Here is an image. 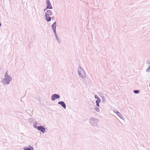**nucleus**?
<instances>
[{"label": "nucleus", "mask_w": 150, "mask_h": 150, "mask_svg": "<svg viewBox=\"0 0 150 150\" xmlns=\"http://www.w3.org/2000/svg\"><path fill=\"white\" fill-rule=\"evenodd\" d=\"M101 101V100L100 98H99L98 99H97L96 101V103H100Z\"/></svg>", "instance_id": "obj_22"}, {"label": "nucleus", "mask_w": 150, "mask_h": 150, "mask_svg": "<svg viewBox=\"0 0 150 150\" xmlns=\"http://www.w3.org/2000/svg\"><path fill=\"white\" fill-rule=\"evenodd\" d=\"M25 112L28 113L30 115L32 113V112L30 110H27L25 111Z\"/></svg>", "instance_id": "obj_17"}, {"label": "nucleus", "mask_w": 150, "mask_h": 150, "mask_svg": "<svg viewBox=\"0 0 150 150\" xmlns=\"http://www.w3.org/2000/svg\"><path fill=\"white\" fill-rule=\"evenodd\" d=\"M31 150H34V148L33 147H31Z\"/></svg>", "instance_id": "obj_28"}, {"label": "nucleus", "mask_w": 150, "mask_h": 150, "mask_svg": "<svg viewBox=\"0 0 150 150\" xmlns=\"http://www.w3.org/2000/svg\"><path fill=\"white\" fill-rule=\"evenodd\" d=\"M56 26L57 22L56 21L55 22L51 25L52 29L55 38L58 37L56 31Z\"/></svg>", "instance_id": "obj_5"}, {"label": "nucleus", "mask_w": 150, "mask_h": 150, "mask_svg": "<svg viewBox=\"0 0 150 150\" xmlns=\"http://www.w3.org/2000/svg\"><path fill=\"white\" fill-rule=\"evenodd\" d=\"M47 9H49V8H47V7H46V8L44 9V11H46V10Z\"/></svg>", "instance_id": "obj_26"}, {"label": "nucleus", "mask_w": 150, "mask_h": 150, "mask_svg": "<svg viewBox=\"0 0 150 150\" xmlns=\"http://www.w3.org/2000/svg\"><path fill=\"white\" fill-rule=\"evenodd\" d=\"M38 123L37 122H35L33 124V127L35 129H37L38 126H37Z\"/></svg>", "instance_id": "obj_15"}, {"label": "nucleus", "mask_w": 150, "mask_h": 150, "mask_svg": "<svg viewBox=\"0 0 150 150\" xmlns=\"http://www.w3.org/2000/svg\"><path fill=\"white\" fill-rule=\"evenodd\" d=\"M117 115L121 119H123V115L120 112Z\"/></svg>", "instance_id": "obj_14"}, {"label": "nucleus", "mask_w": 150, "mask_h": 150, "mask_svg": "<svg viewBox=\"0 0 150 150\" xmlns=\"http://www.w3.org/2000/svg\"><path fill=\"white\" fill-rule=\"evenodd\" d=\"M31 146L30 145H29L28 147H25L23 148V150H31Z\"/></svg>", "instance_id": "obj_12"}, {"label": "nucleus", "mask_w": 150, "mask_h": 150, "mask_svg": "<svg viewBox=\"0 0 150 150\" xmlns=\"http://www.w3.org/2000/svg\"><path fill=\"white\" fill-rule=\"evenodd\" d=\"M55 38H56V40H57L58 43H60V39H59V38L58 37V36L56 37Z\"/></svg>", "instance_id": "obj_19"}, {"label": "nucleus", "mask_w": 150, "mask_h": 150, "mask_svg": "<svg viewBox=\"0 0 150 150\" xmlns=\"http://www.w3.org/2000/svg\"><path fill=\"white\" fill-rule=\"evenodd\" d=\"M46 3L47 5V8H48L49 9H52V6L50 0H46Z\"/></svg>", "instance_id": "obj_8"}, {"label": "nucleus", "mask_w": 150, "mask_h": 150, "mask_svg": "<svg viewBox=\"0 0 150 150\" xmlns=\"http://www.w3.org/2000/svg\"><path fill=\"white\" fill-rule=\"evenodd\" d=\"M37 129L42 133H44L45 131V127L43 126H40L38 127Z\"/></svg>", "instance_id": "obj_7"}, {"label": "nucleus", "mask_w": 150, "mask_h": 150, "mask_svg": "<svg viewBox=\"0 0 150 150\" xmlns=\"http://www.w3.org/2000/svg\"><path fill=\"white\" fill-rule=\"evenodd\" d=\"M56 26L57 22L56 21L55 22L51 25L52 29L55 38L58 37L56 31Z\"/></svg>", "instance_id": "obj_4"}, {"label": "nucleus", "mask_w": 150, "mask_h": 150, "mask_svg": "<svg viewBox=\"0 0 150 150\" xmlns=\"http://www.w3.org/2000/svg\"><path fill=\"white\" fill-rule=\"evenodd\" d=\"M98 120L93 117H91L89 119L90 123L93 126H96L98 125Z\"/></svg>", "instance_id": "obj_2"}, {"label": "nucleus", "mask_w": 150, "mask_h": 150, "mask_svg": "<svg viewBox=\"0 0 150 150\" xmlns=\"http://www.w3.org/2000/svg\"><path fill=\"white\" fill-rule=\"evenodd\" d=\"M102 101L103 102H104L105 101V98L103 97H102Z\"/></svg>", "instance_id": "obj_24"}, {"label": "nucleus", "mask_w": 150, "mask_h": 150, "mask_svg": "<svg viewBox=\"0 0 150 150\" xmlns=\"http://www.w3.org/2000/svg\"><path fill=\"white\" fill-rule=\"evenodd\" d=\"M149 86L150 87V83H149Z\"/></svg>", "instance_id": "obj_30"}, {"label": "nucleus", "mask_w": 150, "mask_h": 150, "mask_svg": "<svg viewBox=\"0 0 150 150\" xmlns=\"http://www.w3.org/2000/svg\"><path fill=\"white\" fill-rule=\"evenodd\" d=\"M28 121L29 123H32L34 122V119L33 118H30L28 119Z\"/></svg>", "instance_id": "obj_13"}, {"label": "nucleus", "mask_w": 150, "mask_h": 150, "mask_svg": "<svg viewBox=\"0 0 150 150\" xmlns=\"http://www.w3.org/2000/svg\"><path fill=\"white\" fill-rule=\"evenodd\" d=\"M5 78L2 80V83L6 85L8 84L12 81V78L11 76L8 74L7 71L5 74Z\"/></svg>", "instance_id": "obj_1"}, {"label": "nucleus", "mask_w": 150, "mask_h": 150, "mask_svg": "<svg viewBox=\"0 0 150 150\" xmlns=\"http://www.w3.org/2000/svg\"><path fill=\"white\" fill-rule=\"evenodd\" d=\"M119 122L121 123L122 124V123L120 122V121H119Z\"/></svg>", "instance_id": "obj_31"}, {"label": "nucleus", "mask_w": 150, "mask_h": 150, "mask_svg": "<svg viewBox=\"0 0 150 150\" xmlns=\"http://www.w3.org/2000/svg\"><path fill=\"white\" fill-rule=\"evenodd\" d=\"M94 97L96 99H98L100 98L97 95H94Z\"/></svg>", "instance_id": "obj_23"}, {"label": "nucleus", "mask_w": 150, "mask_h": 150, "mask_svg": "<svg viewBox=\"0 0 150 150\" xmlns=\"http://www.w3.org/2000/svg\"><path fill=\"white\" fill-rule=\"evenodd\" d=\"M51 18V19H52V20L54 19L55 18L54 16H52Z\"/></svg>", "instance_id": "obj_27"}, {"label": "nucleus", "mask_w": 150, "mask_h": 150, "mask_svg": "<svg viewBox=\"0 0 150 150\" xmlns=\"http://www.w3.org/2000/svg\"><path fill=\"white\" fill-rule=\"evenodd\" d=\"M60 97L59 95L56 94H53L51 98V100L52 101H54L56 99H58L60 98Z\"/></svg>", "instance_id": "obj_6"}, {"label": "nucleus", "mask_w": 150, "mask_h": 150, "mask_svg": "<svg viewBox=\"0 0 150 150\" xmlns=\"http://www.w3.org/2000/svg\"><path fill=\"white\" fill-rule=\"evenodd\" d=\"M45 15L48 16H52V12L50 10H47L45 13Z\"/></svg>", "instance_id": "obj_10"}, {"label": "nucleus", "mask_w": 150, "mask_h": 150, "mask_svg": "<svg viewBox=\"0 0 150 150\" xmlns=\"http://www.w3.org/2000/svg\"><path fill=\"white\" fill-rule=\"evenodd\" d=\"M140 92V91L139 90H134L133 91V92L135 94H138Z\"/></svg>", "instance_id": "obj_16"}, {"label": "nucleus", "mask_w": 150, "mask_h": 150, "mask_svg": "<svg viewBox=\"0 0 150 150\" xmlns=\"http://www.w3.org/2000/svg\"><path fill=\"white\" fill-rule=\"evenodd\" d=\"M1 26V22H0V27Z\"/></svg>", "instance_id": "obj_29"}, {"label": "nucleus", "mask_w": 150, "mask_h": 150, "mask_svg": "<svg viewBox=\"0 0 150 150\" xmlns=\"http://www.w3.org/2000/svg\"><path fill=\"white\" fill-rule=\"evenodd\" d=\"M96 103V105L98 106V107L100 105H99V103Z\"/></svg>", "instance_id": "obj_25"}, {"label": "nucleus", "mask_w": 150, "mask_h": 150, "mask_svg": "<svg viewBox=\"0 0 150 150\" xmlns=\"http://www.w3.org/2000/svg\"><path fill=\"white\" fill-rule=\"evenodd\" d=\"M146 71L147 72H150V65L149 66L148 68L146 69Z\"/></svg>", "instance_id": "obj_18"}, {"label": "nucleus", "mask_w": 150, "mask_h": 150, "mask_svg": "<svg viewBox=\"0 0 150 150\" xmlns=\"http://www.w3.org/2000/svg\"><path fill=\"white\" fill-rule=\"evenodd\" d=\"M45 17L47 21L49 22L51 21V18L49 16L45 15Z\"/></svg>", "instance_id": "obj_11"}, {"label": "nucleus", "mask_w": 150, "mask_h": 150, "mask_svg": "<svg viewBox=\"0 0 150 150\" xmlns=\"http://www.w3.org/2000/svg\"><path fill=\"white\" fill-rule=\"evenodd\" d=\"M114 112L117 115L120 112L117 110H113Z\"/></svg>", "instance_id": "obj_21"}, {"label": "nucleus", "mask_w": 150, "mask_h": 150, "mask_svg": "<svg viewBox=\"0 0 150 150\" xmlns=\"http://www.w3.org/2000/svg\"><path fill=\"white\" fill-rule=\"evenodd\" d=\"M78 69V74L79 76L83 79L86 78L85 73L84 70L80 67H79Z\"/></svg>", "instance_id": "obj_3"}, {"label": "nucleus", "mask_w": 150, "mask_h": 150, "mask_svg": "<svg viewBox=\"0 0 150 150\" xmlns=\"http://www.w3.org/2000/svg\"><path fill=\"white\" fill-rule=\"evenodd\" d=\"M95 110L97 112H100V110L98 107H96L95 108Z\"/></svg>", "instance_id": "obj_20"}, {"label": "nucleus", "mask_w": 150, "mask_h": 150, "mask_svg": "<svg viewBox=\"0 0 150 150\" xmlns=\"http://www.w3.org/2000/svg\"><path fill=\"white\" fill-rule=\"evenodd\" d=\"M58 103L59 105H60L64 109H66V105L63 101H60L58 102Z\"/></svg>", "instance_id": "obj_9"}]
</instances>
